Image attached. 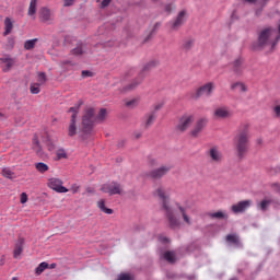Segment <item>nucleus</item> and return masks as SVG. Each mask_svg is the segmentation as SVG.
Masks as SVG:
<instances>
[{
    "label": "nucleus",
    "mask_w": 280,
    "mask_h": 280,
    "mask_svg": "<svg viewBox=\"0 0 280 280\" xmlns=\"http://www.w3.org/2000/svg\"><path fill=\"white\" fill-rule=\"evenodd\" d=\"M138 104H139V100L137 98H132L131 101L126 102V106L128 108H135L136 106H138Z\"/></svg>",
    "instance_id": "obj_40"
},
{
    "label": "nucleus",
    "mask_w": 280,
    "mask_h": 280,
    "mask_svg": "<svg viewBox=\"0 0 280 280\" xmlns=\"http://www.w3.org/2000/svg\"><path fill=\"white\" fill-rule=\"evenodd\" d=\"M214 119H231L233 112L226 106L217 107L213 112Z\"/></svg>",
    "instance_id": "obj_12"
},
{
    "label": "nucleus",
    "mask_w": 280,
    "mask_h": 280,
    "mask_svg": "<svg viewBox=\"0 0 280 280\" xmlns=\"http://www.w3.org/2000/svg\"><path fill=\"white\" fill-rule=\"evenodd\" d=\"M97 207L98 209H101V211H103V213H107V215H113V209L106 208V201H104V199L97 201Z\"/></svg>",
    "instance_id": "obj_24"
},
{
    "label": "nucleus",
    "mask_w": 280,
    "mask_h": 280,
    "mask_svg": "<svg viewBox=\"0 0 280 280\" xmlns=\"http://www.w3.org/2000/svg\"><path fill=\"white\" fill-rule=\"evenodd\" d=\"M2 176H4V178H9L11 180H12V178H16V176L14 175V172H11L10 168H3Z\"/></svg>",
    "instance_id": "obj_35"
},
{
    "label": "nucleus",
    "mask_w": 280,
    "mask_h": 280,
    "mask_svg": "<svg viewBox=\"0 0 280 280\" xmlns=\"http://www.w3.org/2000/svg\"><path fill=\"white\" fill-rule=\"evenodd\" d=\"M62 65H69V61H63Z\"/></svg>",
    "instance_id": "obj_55"
},
{
    "label": "nucleus",
    "mask_w": 280,
    "mask_h": 280,
    "mask_svg": "<svg viewBox=\"0 0 280 280\" xmlns=\"http://www.w3.org/2000/svg\"><path fill=\"white\" fill-rule=\"evenodd\" d=\"M36 43H38V38L26 40L24 43V49H26L27 51L34 49V47H36Z\"/></svg>",
    "instance_id": "obj_29"
},
{
    "label": "nucleus",
    "mask_w": 280,
    "mask_h": 280,
    "mask_svg": "<svg viewBox=\"0 0 280 280\" xmlns=\"http://www.w3.org/2000/svg\"><path fill=\"white\" fill-rule=\"evenodd\" d=\"M187 12L185 11H180L176 18V20H174L173 22H170L171 25V30H180V27H183V25L185 24V16H186Z\"/></svg>",
    "instance_id": "obj_16"
},
{
    "label": "nucleus",
    "mask_w": 280,
    "mask_h": 280,
    "mask_svg": "<svg viewBox=\"0 0 280 280\" xmlns=\"http://www.w3.org/2000/svg\"><path fill=\"white\" fill-rule=\"evenodd\" d=\"M8 43H9V45H11V47H14V38L10 37L8 39Z\"/></svg>",
    "instance_id": "obj_50"
},
{
    "label": "nucleus",
    "mask_w": 280,
    "mask_h": 280,
    "mask_svg": "<svg viewBox=\"0 0 280 280\" xmlns=\"http://www.w3.org/2000/svg\"><path fill=\"white\" fill-rule=\"evenodd\" d=\"M258 143H261V140H258Z\"/></svg>",
    "instance_id": "obj_59"
},
{
    "label": "nucleus",
    "mask_w": 280,
    "mask_h": 280,
    "mask_svg": "<svg viewBox=\"0 0 280 280\" xmlns=\"http://www.w3.org/2000/svg\"><path fill=\"white\" fill-rule=\"evenodd\" d=\"M272 205V199L265 198L260 202L257 203V209L259 211H268V208Z\"/></svg>",
    "instance_id": "obj_23"
},
{
    "label": "nucleus",
    "mask_w": 280,
    "mask_h": 280,
    "mask_svg": "<svg viewBox=\"0 0 280 280\" xmlns=\"http://www.w3.org/2000/svg\"><path fill=\"white\" fill-rule=\"evenodd\" d=\"M156 194L163 202V209L166 215V220L168 222V229L176 231L180 229V226H183V223L180 222V215L185 224H187V226H191V217H189V214L187 213V208H185L180 203H176L175 208H171L170 198L167 197V195H165V190H163V188H159L156 190Z\"/></svg>",
    "instance_id": "obj_1"
},
{
    "label": "nucleus",
    "mask_w": 280,
    "mask_h": 280,
    "mask_svg": "<svg viewBox=\"0 0 280 280\" xmlns=\"http://www.w3.org/2000/svg\"><path fill=\"white\" fill-rule=\"evenodd\" d=\"M208 156L211 163H222V152L218 147H213L209 150Z\"/></svg>",
    "instance_id": "obj_18"
},
{
    "label": "nucleus",
    "mask_w": 280,
    "mask_h": 280,
    "mask_svg": "<svg viewBox=\"0 0 280 280\" xmlns=\"http://www.w3.org/2000/svg\"><path fill=\"white\" fill-rule=\"evenodd\" d=\"M95 121H96V119H95V109L92 108V107H88L84 110V114H83V117H82L83 132L85 135H91Z\"/></svg>",
    "instance_id": "obj_3"
},
{
    "label": "nucleus",
    "mask_w": 280,
    "mask_h": 280,
    "mask_svg": "<svg viewBox=\"0 0 280 280\" xmlns=\"http://www.w3.org/2000/svg\"><path fill=\"white\" fill-rule=\"evenodd\" d=\"M213 89H215V84H213L212 82L206 83L199 86L191 97L192 100H200V97H211Z\"/></svg>",
    "instance_id": "obj_7"
},
{
    "label": "nucleus",
    "mask_w": 280,
    "mask_h": 280,
    "mask_svg": "<svg viewBox=\"0 0 280 280\" xmlns=\"http://www.w3.org/2000/svg\"><path fill=\"white\" fill-rule=\"evenodd\" d=\"M101 191H103V194H108V196H117V195H121V184H119L118 182H110L107 184H104L101 187Z\"/></svg>",
    "instance_id": "obj_8"
},
{
    "label": "nucleus",
    "mask_w": 280,
    "mask_h": 280,
    "mask_svg": "<svg viewBox=\"0 0 280 280\" xmlns=\"http://www.w3.org/2000/svg\"><path fill=\"white\" fill-rule=\"evenodd\" d=\"M133 73H135V70H129V71L125 74V79L130 78Z\"/></svg>",
    "instance_id": "obj_48"
},
{
    "label": "nucleus",
    "mask_w": 280,
    "mask_h": 280,
    "mask_svg": "<svg viewBox=\"0 0 280 280\" xmlns=\"http://www.w3.org/2000/svg\"><path fill=\"white\" fill-rule=\"evenodd\" d=\"M166 12H172L174 10V4H167L165 7Z\"/></svg>",
    "instance_id": "obj_47"
},
{
    "label": "nucleus",
    "mask_w": 280,
    "mask_h": 280,
    "mask_svg": "<svg viewBox=\"0 0 280 280\" xmlns=\"http://www.w3.org/2000/svg\"><path fill=\"white\" fill-rule=\"evenodd\" d=\"M31 93L33 95H38V93H40V84L38 83H32L31 84Z\"/></svg>",
    "instance_id": "obj_37"
},
{
    "label": "nucleus",
    "mask_w": 280,
    "mask_h": 280,
    "mask_svg": "<svg viewBox=\"0 0 280 280\" xmlns=\"http://www.w3.org/2000/svg\"><path fill=\"white\" fill-rule=\"evenodd\" d=\"M172 172V165H162L155 170H152L149 173V178H153L154 180H159L163 178V176H167Z\"/></svg>",
    "instance_id": "obj_10"
},
{
    "label": "nucleus",
    "mask_w": 280,
    "mask_h": 280,
    "mask_svg": "<svg viewBox=\"0 0 280 280\" xmlns=\"http://www.w3.org/2000/svg\"><path fill=\"white\" fill-rule=\"evenodd\" d=\"M270 0H262V5H266Z\"/></svg>",
    "instance_id": "obj_52"
},
{
    "label": "nucleus",
    "mask_w": 280,
    "mask_h": 280,
    "mask_svg": "<svg viewBox=\"0 0 280 280\" xmlns=\"http://www.w3.org/2000/svg\"><path fill=\"white\" fill-rule=\"evenodd\" d=\"M84 51H85V50H84V44H82L81 42H79V43L77 44V47L71 50V55H72V56H82V55L84 54Z\"/></svg>",
    "instance_id": "obj_25"
},
{
    "label": "nucleus",
    "mask_w": 280,
    "mask_h": 280,
    "mask_svg": "<svg viewBox=\"0 0 280 280\" xmlns=\"http://www.w3.org/2000/svg\"><path fill=\"white\" fill-rule=\"evenodd\" d=\"M20 202H21L22 205H25V202H27V194H26V192H22V194H21Z\"/></svg>",
    "instance_id": "obj_43"
},
{
    "label": "nucleus",
    "mask_w": 280,
    "mask_h": 280,
    "mask_svg": "<svg viewBox=\"0 0 280 280\" xmlns=\"http://www.w3.org/2000/svg\"><path fill=\"white\" fill-rule=\"evenodd\" d=\"M163 258L168 261V264H176V253L165 252Z\"/></svg>",
    "instance_id": "obj_26"
},
{
    "label": "nucleus",
    "mask_w": 280,
    "mask_h": 280,
    "mask_svg": "<svg viewBox=\"0 0 280 280\" xmlns=\"http://www.w3.org/2000/svg\"><path fill=\"white\" fill-rule=\"evenodd\" d=\"M226 242H229V244H240V238L237 237V235L235 234H229L226 236Z\"/></svg>",
    "instance_id": "obj_34"
},
{
    "label": "nucleus",
    "mask_w": 280,
    "mask_h": 280,
    "mask_svg": "<svg viewBox=\"0 0 280 280\" xmlns=\"http://www.w3.org/2000/svg\"><path fill=\"white\" fill-rule=\"evenodd\" d=\"M47 268H49V264H47L46 261L40 262L38 267L35 269V272L36 275H43V272H45Z\"/></svg>",
    "instance_id": "obj_31"
},
{
    "label": "nucleus",
    "mask_w": 280,
    "mask_h": 280,
    "mask_svg": "<svg viewBox=\"0 0 280 280\" xmlns=\"http://www.w3.org/2000/svg\"><path fill=\"white\" fill-rule=\"evenodd\" d=\"M84 104V102L79 101L73 107H70L69 113H72L70 125L68 128V135L69 137H75L78 135V127L75 126V119H78V113L80 110V107Z\"/></svg>",
    "instance_id": "obj_5"
},
{
    "label": "nucleus",
    "mask_w": 280,
    "mask_h": 280,
    "mask_svg": "<svg viewBox=\"0 0 280 280\" xmlns=\"http://www.w3.org/2000/svg\"><path fill=\"white\" fill-rule=\"evenodd\" d=\"M45 82H47V74H45V72H38L37 73V84L43 86V84H45Z\"/></svg>",
    "instance_id": "obj_33"
},
{
    "label": "nucleus",
    "mask_w": 280,
    "mask_h": 280,
    "mask_svg": "<svg viewBox=\"0 0 280 280\" xmlns=\"http://www.w3.org/2000/svg\"><path fill=\"white\" fill-rule=\"evenodd\" d=\"M39 21H42L43 23H49V21H51V11H49V9L47 8L40 9Z\"/></svg>",
    "instance_id": "obj_20"
},
{
    "label": "nucleus",
    "mask_w": 280,
    "mask_h": 280,
    "mask_svg": "<svg viewBox=\"0 0 280 280\" xmlns=\"http://www.w3.org/2000/svg\"><path fill=\"white\" fill-rule=\"evenodd\" d=\"M11 280H19V278H16V277H13Z\"/></svg>",
    "instance_id": "obj_57"
},
{
    "label": "nucleus",
    "mask_w": 280,
    "mask_h": 280,
    "mask_svg": "<svg viewBox=\"0 0 280 280\" xmlns=\"http://www.w3.org/2000/svg\"><path fill=\"white\" fill-rule=\"evenodd\" d=\"M194 121H196L194 114H184L176 125V130L178 132H187V130L191 128Z\"/></svg>",
    "instance_id": "obj_6"
},
{
    "label": "nucleus",
    "mask_w": 280,
    "mask_h": 280,
    "mask_svg": "<svg viewBox=\"0 0 280 280\" xmlns=\"http://www.w3.org/2000/svg\"><path fill=\"white\" fill-rule=\"evenodd\" d=\"M161 108H163L162 103L154 105V110H161Z\"/></svg>",
    "instance_id": "obj_49"
},
{
    "label": "nucleus",
    "mask_w": 280,
    "mask_h": 280,
    "mask_svg": "<svg viewBox=\"0 0 280 280\" xmlns=\"http://www.w3.org/2000/svg\"><path fill=\"white\" fill-rule=\"evenodd\" d=\"M86 191H88L89 194H93V190H91V188H88Z\"/></svg>",
    "instance_id": "obj_54"
},
{
    "label": "nucleus",
    "mask_w": 280,
    "mask_h": 280,
    "mask_svg": "<svg viewBox=\"0 0 280 280\" xmlns=\"http://www.w3.org/2000/svg\"><path fill=\"white\" fill-rule=\"evenodd\" d=\"M73 3H74V0H63V5H65L66 8H69V7H71V5H73Z\"/></svg>",
    "instance_id": "obj_45"
},
{
    "label": "nucleus",
    "mask_w": 280,
    "mask_h": 280,
    "mask_svg": "<svg viewBox=\"0 0 280 280\" xmlns=\"http://www.w3.org/2000/svg\"><path fill=\"white\" fill-rule=\"evenodd\" d=\"M56 161H61V159H67V151H65V149H59L56 152Z\"/></svg>",
    "instance_id": "obj_38"
},
{
    "label": "nucleus",
    "mask_w": 280,
    "mask_h": 280,
    "mask_svg": "<svg viewBox=\"0 0 280 280\" xmlns=\"http://www.w3.org/2000/svg\"><path fill=\"white\" fill-rule=\"evenodd\" d=\"M154 121H156V113L150 112L143 116L141 126L144 130H148L154 126Z\"/></svg>",
    "instance_id": "obj_14"
},
{
    "label": "nucleus",
    "mask_w": 280,
    "mask_h": 280,
    "mask_svg": "<svg viewBox=\"0 0 280 280\" xmlns=\"http://www.w3.org/2000/svg\"><path fill=\"white\" fill-rule=\"evenodd\" d=\"M106 115H107V112H106V108H102L97 116L95 117L96 121H104V119H106Z\"/></svg>",
    "instance_id": "obj_36"
},
{
    "label": "nucleus",
    "mask_w": 280,
    "mask_h": 280,
    "mask_svg": "<svg viewBox=\"0 0 280 280\" xmlns=\"http://www.w3.org/2000/svg\"><path fill=\"white\" fill-rule=\"evenodd\" d=\"M248 139H250V133L248 132V125H245L234 138V145L238 159H244L248 153Z\"/></svg>",
    "instance_id": "obj_2"
},
{
    "label": "nucleus",
    "mask_w": 280,
    "mask_h": 280,
    "mask_svg": "<svg viewBox=\"0 0 280 280\" xmlns=\"http://www.w3.org/2000/svg\"><path fill=\"white\" fill-rule=\"evenodd\" d=\"M15 62L14 58H11L10 55H3L0 57V67L3 73L11 71Z\"/></svg>",
    "instance_id": "obj_11"
},
{
    "label": "nucleus",
    "mask_w": 280,
    "mask_h": 280,
    "mask_svg": "<svg viewBox=\"0 0 280 280\" xmlns=\"http://www.w3.org/2000/svg\"><path fill=\"white\" fill-rule=\"evenodd\" d=\"M208 122H209V120L207 118H201V119L197 120L195 127L190 131V135L195 139L200 137V132H202V130H205V128L207 127Z\"/></svg>",
    "instance_id": "obj_13"
},
{
    "label": "nucleus",
    "mask_w": 280,
    "mask_h": 280,
    "mask_svg": "<svg viewBox=\"0 0 280 280\" xmlns=\"http://www.w3.org/2000/svg\"><path fill=\"white\" fill-rule=\"evenodd\" d=\"M140 138H141V133H137L136 139H140Z\"/></svg>",
    "instance_id": "obj_53"
},
{
    "label": "nucleus",
    "mask_w": 280,
    "mask_h": 280,
    "mask_svg": "<svg viewBox=\"0 0 280 280\" xmlns=\"http://www.w3.org/2000/svg\"><path fill=\"white\" fill-rule=\"evenodd\" d=\"M230 280H237L236 278H232V279H230Z\"/></svg>",
    "instance_id": "obj_58"
},
{
    "label": "nucleus",
    "mask_w": 280,
    "mask_h": 280,
    "mask_svg": "<svg viewBox=\"0 0 280 280\" xmlns=\"http://www.w3.org/2000/svg\"><path fill=\"white\" fill-rule=\"evenodd\" d=\"M36 5H37V0H31L30 8H28V16H34V14H36Z\"/></svg>",
    "instance_id": "obj_32"
},
{
    "label": "nucleus",
    "mask_w": 280,
    "mask_h": 280,
    "mask_svg": "<svg viewBox=\"0 0 280 280\" xmlns=\"http://www.w3.org/2000/svg\"><path fill=\"white\" fill-rule=\"evenodd\" d=\"M273 115H275V117H280V105H276L275 107H273Z\"/></svg>",
    "instance_id": "obj_42"
},
{
    "label": "nucleus",
    "mask_w": 280,
    "mask_h": 280,
    "mask_svg": "<svg viewBox=\"0 0 280 280\" xmlns=\"http://www.w3.org/2000/svg\"><path fill=\"white\" fill-rule=\"evenodd\" d=\"M250 205H253L252 200L240 201L238 203L232 206V211L233 213H244L246 209L250 208Z\"/></svg>",
    "instance_id": "obj_17"
},
{
    "label": "nucleus",
    "mask_w": 280,
    "mask_h": 280,
    "mask_svg": "<svg viewBox=\"0 0 280 280\" xmlns=\"http://www.w3.org/2000/svg\"><path fill=\"white\" fill-rule=\"evenodd\" d=\"M82 78H93V72L89 71V70H83L81 72Z\"/></svg>",
    "instance_id": "obj_41"
},
{
    "label": "nucleus",
    "mask_w": 280,
    "mask_h": 280,
    "mask_svg": "<svg viewBox=\"0 0 280 280\" xmlns=\"http://www.w3.org/2000/svg\"><path fill=\"white\" fill-rule=\"evenodd\" d=\"M158 62L156 61H150L147 63L143 68L138 78L132 81L130 84L124 88V91H135V89L143 82V78H145V71H150V69H154L156 67Z\"/></svg>",
    "instance_id": "obj_4"
},
{
    "label": "nucleus",
    "mask_w": 280,
    "mask_h": 280,
    "mask_svg": "<svg viewBox=\"0 0 280 280\" xmlns=\"http://www.w3.org/2000/svg\"><path fill=\"white\" fill-rule=\"evenodd\" d=\"M247 3H256L257 0H245Z\"/></svg>",
    "instance_id": "obj_51"
},
{
    "label": "nucleus",
    "mask_w": 280,
    "mask_h": 280,
    "mask_svg": "<svg viewBox=\"0 0 280 280\" xmlns=\"http://www.w3.org/2000/svg\"><path fill=\"white\" fill-rule=\"evenodd\" d=\"M210 218H213L217 220H222V219L226 218V214H224V212H222V211H218V212L210 213Z\"/></svg>",
    "instance_id": "obj_39"
},
{
    "label": "nucleus",
    "mask_w": 280,
    "mask_h": 280,
    "mask_svg": "<svg viewBox=\"0 0 280 280\" xmlns=\"http://www.w3.org/2000/svg\"><path fill=\"white\" fill-rule=\"evenodd\" d=\"M23 244H24L23 238H20L15 244L14 250H13L14 259H19V257H21V255L23 254Z\"/></svg>",
    "instance_id": "obj_21"
},
{
    "label": "nucleus",
    "mask_w": 280,
    "mask_h": 280,
    "mask_svg": "<svg viewBox=\"0 0 280 280\" xmlns=\"http://www.w3.org/2000/svg\"><path fill=\"white\" fill-rule=\"evenodd\" d=\"M70 189L72 194H78L80 191V186H78V184H73Z\"/></svg>",
    "instance_id": "obj_44"
},
{
    "label": "nucleus",
    "mask_w": 280,
    "mask_h": 280,
    "mask_svg": "<svg viewBox=\"0 0 280 280\" xmlns=\"http://www.w3.org/2000/svg\"><path fill=\"white\" fill-rule=\"evenodd\" d=\"M51 268H56V264H51Z\"/></svg>",
    "instance_id": "obj_56"
},
{
    "label": "nucleus",
    "mask_w": 280,
    "mask_h": 280,
    "mask_svg": "<svg viewBox=\"0 0 280 280\" xmlns=\"http://www.w3.org/2000/svg\"><path fill=\"white\" fill-rule=\"evenodd\" d=\"M232 91H235V89H238L241 93H246L248 91V88H246V84L243 82H236L231 85Z\"/></svg>",
    "instance_id": "obj_27"
},
{
    "label": "nucleus",
    "mask_w": 280,
    "mask_h": 280,
    "mask_svg": "<svg viewBox=\"0 0 280 280\" xmlns=\"http://www.w3.org/2000/svg\"><path fill=\"white\" fill-rule=\"evenodd\" d=\"M244 59L242 57L236 58L232 63H231V71L235 75H242L244 73Z\"/></svg>",
    "instance_id": "obj_15"
},
{
    "label": "nucleus",
    "mask_w": 280,
    "mask_h": 280,
    "mask_svg": "<svg viewBox=\"0 0 280 280\" xmlns=\"http://www.w3.org/2000/svg\"><path fill=\"white\" fill-rule=\"evenodd\" d=\"M14 30V20L10 18L4 19V32L3 36H10L12 34V31Z\"/></svg>",
    "instance_id": "obj_19"
},
{
    "label": "nucleus",
    "mask_w": 280,
    "mask_h": 280,
    "mask_svg": "<svg viewBox=\"0 0 280 280\" xmlns=\"http://www.w3.org/2000/svg\"><path fill=\"white\" fill-rule=\"evenodd\" d=\"M62 185H65V183L58 177L49 178L47 183V187L52 189V191H56L57 194H67L69 189Z\"/></svg>",
    "instance_id": "obj_9"
},
{
    "label": "nucleus",
    "mask_w": 280,
    "mask_h": 280,
    "mask_svg": "<svg viewBox=\"0 0 280 280\" xmlns=\"http://www.w3.org/2000/svg\"><path fill=\"white\" fill-rule=\"evenodd\" d=\"M194 39L188 38L185 39L182 44V49H184V51H189V49H191L194 47Z\"/></svg>",
    "instance_id": "obj_30"
},
{
    "label": "nucleus",
    "mask_w": 280,
    "mask_h": 280,
    "mask_svg": "<svg viewBox=\"0 0 280 280\" xmlns=\"http://www.w3.org/2000/svg\"><path fill=\"white\" fill-rule=\"evenodd\" d=\"M110 1L112 0H103L101 3L102 8H108L110 5Z\"/></svg>",
    "instance_id": "obj_46"
},
{
    "label": "nucleus",
    "mask_w": 280,
    "mask_h": 280,
    "mask_svg": "<svg viewBox=\"0 0 280 280\" xmlns=\"http://www.w3.org/2000/svg\"><path fill=\"white\" fill-rule=\"evenodd\" d=\"M35 170L39 172V174H45V172H49V165L43 162L35 163Z\"/></svg>",
    "instance_id": "obj_28"
},
{
    "label": "nucleus",
    "mask_w": 280,
    "mask_h": 280,
    "mask_svg": "<svg viewBox=\"0 0 280 280\" xmlns=\"http://www.w3.org/2000/svg\"><path fill=\"white\" fill-rule=\"evenodd\" d=\"M33 150L36 152L37 156H43V147H40V141L38 140L37 135L33 137Z\"/></svg>",
    "instance_id": "obj_22"
}]
</instances>
